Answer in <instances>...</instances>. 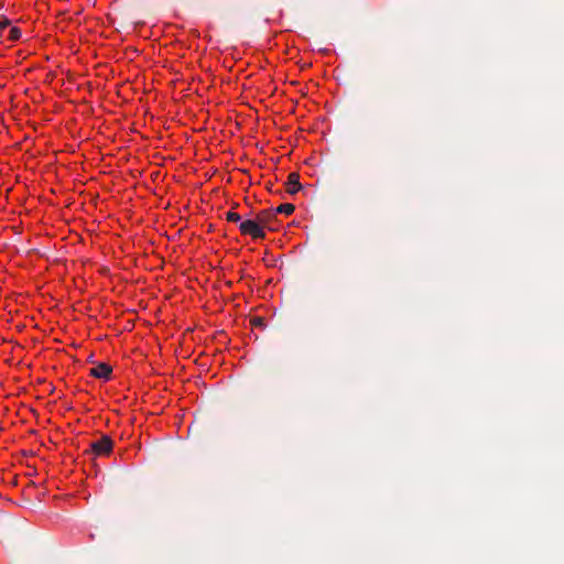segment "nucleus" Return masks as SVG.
I'll use <instances>...</instances> for the list:
<instances>
[{"label": "nucleus", "instance_id": "f257e3e1", "mask_svg": "<svg viewBox=\"0 0 564 564\" xmlns=\"http://www.w3.org/2000/svg\"><path fill=\"white\" fill-rule=\"evenodd\" d=\"M112 446V440L108 435H102L98 441L90 444V449L86 451L85 454L94 459L96 456L109 455Z\"/></svg>", "mask_w": 564, "mask_h": 564}, {"label": "nucleus", "instance_id": "9d476101", "mask_svg": "<svg viewBox=\"0 0 564 564\" xmlns=\"http://www.w3.org/2000/svg\"><path fill=\"white\" fill-rule=\"evenodd\" d=\"M251 324L256 327H264V319L260 316L251 318Z\"/></svg>", "mask_w": 564, "mask_h": 564}, {"label": "nucleus", "instance_id": "20e7f679", "mask_svg": "<svg viewBox=\"0 0 564 564\" xmlns=\"http://www.w3.org/2000/svg\"><path fill=\"white\" fill-rule=\"evenodd\" d=\"M275 219V213L271 209H264L257 214L256 220L259 223L262 230L265 228L272 230L271 221Z\"/></svg>", "mask_w": 564, "mask_h": 564}, {"label": "nucleus", "instance_id": "7ed1b4c3", "mask_svg": "<svg viewBox=\"0 0 564 564\" xmlns=\"http://www.w3.org/2000/svg\"><path fill=\"white\" fill-rule=\"evenodd\" d=\"M111 372V366L106 362H100L89 370L90 376L106 381L110 379Z\"/></svg>", "mask_w": 564, "mask_h": 564}, {"label": "nucleus", "instance_id": "39448f33", "mask_svg": "<svg viewBox=\"0 0 564 564\" xmlns=\"http://www.w3.org/2000/svg\"><path fill=\"white\" fill-rule=\"evenodd\" d=\"M288 193L291 195L296 194L301 188L302 185L300 183V175L296 172L290 173L288 177Z\"/></svg>", "mask_w": 564, "mask_h": 564}, {"label": "nucleus", "instance_id": "6e6552de", "mask_svg": "<svg viewBox=\"0 0 564 564\" xmlns=\"http://www.w3.org/2000/svg\"><path fill=\"white\" fill-rule=\"evenodd\" d=\"M226 219L231 223H239L241 221V216L235 212H227L226 213Z\"/></svg>", "mask_w": 564, "mask_h": 564}, {"label": "nucleus", "instance_id": "f03ea898", "mask_svg": "<svg viewBox=\"0 0 564 564\" xmlns=\"http://www.w3.org/2000/svg\"><path fill=\"white\" fill-rule=\"evenodd\" d=\"M239 230L242 235L251 236L253 239H263L265 237L264 230L261 229L256 218L240 221Z\"/></svg>", "mask_w": 564, "mask_h": 564}, {"label": "nucleus", "instance_id": "423d86ee", "mask_svg": "<svg viewBox=\"0 0 564 564\" xmlns=\"http://www.w3.org/2000/svg\"><path fill=\"white\" fill-rule=\"evenodd\" d=\"M294 209H295V207L293 204L285 203V204H281L280 206H278V208L275 209L274 213L291 215L294 212Z\"/></svg>", "mask_w": 564, "mask_h": 564}, {"label": "nucleus", "instance_id": "0eeeda50", "mask_svg": "<svg viewBox=\"0 0 564 564\" xmlns=\"http://www.w3.org/2000/svg\"><path fill=\"white\" fill-rule=\"evenodd\" d=\"M21 34L22 33H21V30L19 28L12 26L10 29V31H9V36L8 37H9L10 41L14 42V41L20 40Z\"/></svg>", "mask_w": 564, "mask_h": 564}, {"label": "nucleus", "instance_id": "1a4fd4ad", "mask_svg": "<svg viewBox=\"0 0 564 564\" xmlns=\"http://www.w3.org/2000/svg\"><path fill=\"white\" fill-rule=\"evenodd\" d=\"M11 24V21L4 17L0 15V32L7 29Z\"/></svg>", "mask_w": 564, "mask_h": 564}]
</instances>
